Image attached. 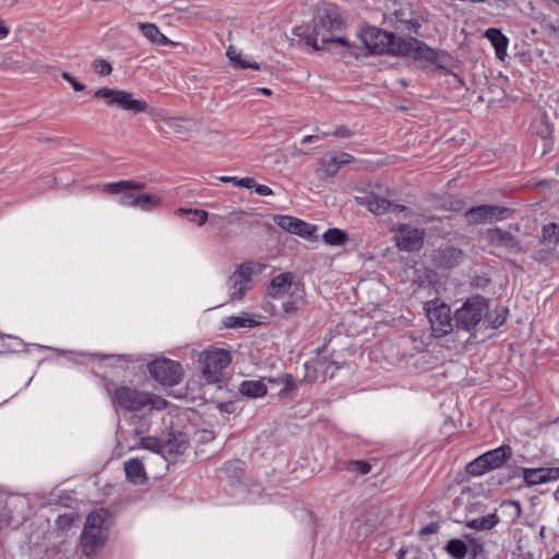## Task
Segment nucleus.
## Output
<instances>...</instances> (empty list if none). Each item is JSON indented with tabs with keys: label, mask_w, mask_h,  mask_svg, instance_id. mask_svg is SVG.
I'll return each mask as SVG.
<instances>
[{
	"label": "nucleus",
	"mask_w": 559,
	"mask_h": 559,
	"mask_svg": "<svg viewBox=\"0 0 559 559\" xmlns=\"http://www.w3.org/2000/svg\"><path fill=\"white\" fill-rule=\"evenodd\" d=\"M253 189L257 194L262 197H270L274 194L273 190L265 185H260L255 182V187Z\"/></svg>",
	"instance_id": "obj_45"
},
{
	"label": "nucleus",
	"mask_w": 559,
	"mask_h": 559,
	"mask_svg": "<svg viewBox=\"0 0 559 559\" xmlns=\"http://www.w3.org/2000/svg\"><path fill=\"white\" fill-rule=\"evenodd\" d=\"M394 233L395 246L403 251H414L421 247L424 233L411 225L399 224L391 229Z\"/></svg>",
	"instance_id": "obj_17"
},
{
	"label": "nucleus",
	"mask_w": 559,
	"mask_h": 559,
	"mask_svg": "<svg viewBox=\"0 0 559 559\" xmlns=\"http://www.w3.org/2000/svg\"><path fill=\"white\" fill-rule=\"evenodd\" d=\"M111 514L99 509L88 514L81 534L82 551L85 556H94L106 543Z\"/></svg>",
	"instance_id": "obj_4"
},
{
	"label": "nucleus",
	"mask_w": 559,
	"mask_h": 559,
	"mask_svg": "<svg viewBox=\"0 0 559 559\" xmlns=\"http://www.w3.org/2000/svg\"><path fill=\"white\" fill-rule=\"evenodd\" d=\"M144 188L143 182L121 180L105 185L104 191L110 194H120L119 203L122 206L138 209L140 191Z\"/></svg>",
	"instance_id": "obj_16"
},
{
	"label": "nucleus",
	"mask_w": 559,
	"mask_h": 559,
	"mask_svg": "<svg viewBox=\"0 0 559 559\" xmlns=\"http://www.w3.org/2000/svg\"><path fill=\"white\" fill-rule=\"evenodd\" d=\"M10 34V28L5 22L0 17V40L5 39Z\"/></svg>",
	"instance_id": "obj_47"
},
{
	"label": "nucleus",
	"mask_w": 559,
	"mask_h": 559,
	"mask_svg": "<svg viewBox=\"0 0 559 559\" xmlns=\"http://www.w3.org/2000/svg\"><path fill=\"white\" fill-rule=\"evenodd\" d=\"M265 311H269L272 316H276L275 307L267 302V305L264 307Z\"/></svg>",
	"instance_id": "obj_52"
},
{
	"label": "nucleus",
	"mask_w": 559,
	"mask_h": 559,
	"mask_svg": "<svg viewBox=\"0 0 559 559\" xmlns=\"http://www.w3.org/2000/svg\"><path fill=\"white\" fill-rule=\"evenodd\" d=\"M257 92L265 95V96H271L273 93H272V90L267 88V87H258L255 88Z\"/></svg>",
	"instance_id": "obj_49"
},
{
	"label": "nucleus",
	"mask_w": 559,
	"mask_h": 559,
	"mask_svg": "<svg viewBox=\"0 0 559 559\" xmlns=\"http://www.w3.org/2000/svg\"><path fill=\"white\" fill-rule=\"evenodd\" d=\"M64 518H66V516H59L58 522L63 521V519H64Z\"/></svg>",
	"instance_id": "obj_57"
},
{
	"label": "nucleus",
	"mask_w": 559,
	"mask_h": 559,
	"mask_svg": "<svg viewBox=\"0 0 559 559\" xmlns=\"http://www.w3.org/2000/svg\"><path fill=\"white\" fill-rule=\"evenodd\" d=\"M107 391L110 394L111 402L115 406H119L120 408L129 412L140 411L145 407L150 411H162L166 408L168 404L165 399L158 395L143 393L136 389H131L124 385H117L112 391L108 388Z\"/></svg>",
	"instance_id": "obj_5"
},
{
	"label": "nucleus",
	"mask_w": 559,
	"mask_h": 559,
	"mask_svg": "<svg viewBox=\"0 0 559 559\" xmlns=\"http://www.w3.org/2000/svg\"><path fill=\"white\" fill-rule=\"evenodd\" d=\"M437 525L436 524H428L424 527L420 528V532L419 534L420 535H429V534H433L437 532Z\"/></svg>",
	"instance_id": "obj_48"
},
{
	"label": "nucleus",
	"mask_w": 559,
	"mask_h": 559,
	"mask_svg": "<svg viewBox=\"0 0 559 559\" xmlns=\"http://www.w3.org/2000/svg\"><path fill=\"white\" fill-rule=\"evenodd\" d=\"M231 362V355L228 348L212 347V383H217V390H223L229 376L225 369Z\"/></svg>",
	"instance_id": "obj_18"
},
{
	"label": "nucleus",
	"mask_w": 559,
	"mask_h": 559,
	"mask_svg": "<svg viewBox=\"0 0 559 559\" xmlns=\"http://www.w3.org/2000/svg\"><path fill=\"white\" fill-rule=\"evenodd\" d=\"M127 478L134 484H142L146 479L143 463L139 459H131L124 463Z\"/></svg>",
	"instance_id": "obj_28"
},
{
	"label": "nucleus",
	"mask_w": 559,
	"mask_h": 559,
	"mask_svg": "<svg viewBox=\"0 0 559 559\" xmlns=\"http://www.w3.org/2000/svg\"><path fill=\"white\" fill-rule=\"evenodd\" d=\"M322 239L329 246H342L347 240V234L338 228H330L323 234Z\"/></svg>",
	"instance_id": "obj_34"
},
{
	"label": "nucleus",
	"mask_w": 559,
	"mask_h": 559,
	"mask_svg": "<svg viewBox=\"0 0 559 559\" xmlns=\"http://www.w3.org/2000/svg\"><path fill=\"white\" fill-rule=\"evenodd\" d=\"M165 121L169 127H174L177 120L175 118H168Z\"/></svg>",
	"instance_id": "obj_54"
},
{
	"label": "nucleus",
	"mask_w": 559,
	"mask_h": 559,
	"mask_svg": "<svg viewBox=\"0 0 559 559\" xmlns=\"http://www.w3.org/2000/svg\"><path fill=\"white\" fill-rule=\"evenodd\" d=\"M139 29L141 34L153 45L175 46L177 43L168 39L159 28L153 23H140Z\"/></svg>",
	"instance_id": "obj_24"
},
{
	"label": "nucleus",
	"mask_w": 559,
	"mask_h": 559,
	"mask_svg": "<svg viewBox=\"0 0 559 559\" xmlns=\"http://www.w3.org/2000/svg\"><path fill=\"white\" fill-rule=\"evenodd\" d=\"M487 310V305L484 298L473 297L468 299L455 312V322L457 328L469 331L475 328L481 320Z\"/></svg>",
	"instance_id": "obj_12"
},
{
	"label": "nucleus",
	"mask_w": 559,
	"mask_h": 559,
	"mask_svg": "<svg viewBox=\"0 0 559 559\" xmlns=\"http://www.w3.org/2000/svg\"><path fill=\"white\" fill-rule=\"evenodd\" d=\"M200 358L203 360L204 362V367H203V374L204 377L206 378V380H209V374H210V364L207 362V359L210 358V352L207 349L203 350L201 354H200Z\"/></svg>",
	"instance_id": "obj_46"
},
{
	"label": "nucleus",
	"mask_w": 559,
	"mask_h": 559,
	"mask_svg": "<svg viewBox=\"0 0 559 559\" xmlns=\"http://www.w3.org/2000/svg\"><path fill=\"white\" fill-rule=\"evenodd\" d=\"M540 246L542 250L548 254L557 252L559 246V225L550 223L544 226Z\"/></svg>",
	"instance_id": "obj_23"
},
{
	"label": "nucleus",
	"mask_w": 559,
	"mask_h": 559,
	"mask_svg": "<svg viewBox=\"0 0 559 559\" xmlns=\"http://www.w3.org/2000/svg\"><path fill=\"white\" fill-rule=\"evenodd\" d=\"M239 392L250 399L263 397L267 392L265 379L245 380L239 385Z\"/></svg>",
	"instance_id": "obj_25"
},
{
	"label": "nucleus",
	"mask_w": 559,
	"mask_h": 559,
	"mask_svg": "<svg viewBox=\"0 0 559 559\" xmlns=\"http://www.w3.org/2000/svg\"><path fill=\"white\" fill-rule=\"evenodd\" d=\"M62 79H64L68 83L71 84L74 91L82 92L85 90V85L79 82L74 76H72L69 72L63 71L61 73Z\"/></svg>",
	"instance_id": "obj_42"
},
{
	"label": "nucleus",
	"mask_w": 559,
	"mask_h": 559,
	"mask_svg": "<svg viewBox=\"0 0 559 559\" xmlns=\"http://www.w3.org/2000/svg\"><path fill=\"white\" fill-rule=\"evenodd\" d=\"M489 239L492 245L504 248L507 250H513L518 247V242L513 235L501 229L490 230Z\"/></svg>",
	"instance_id": "obj_29"
},
{
	"label": "nucleus",
	"mask_w": 559,
	"mask_h": 559,
	"mask_svg": "<svg viewBox=\"0 0 559 559\" xmlns=\"http://www.w3.org/2000/svg\"><path fill=\"white\" fill-rule=\"evenodd\" d=\"M92 68L99 75H109L112 72V66L109 61L98 58L95 59L92 63Z\"/></svg>",
	"instance_id": "obj_39"
},
{
	"label": "nucleus",
	"mask_w": 559,
	"mask_h": 559,
	"mask_svg": "<svg viewBox=\"0 0 559 559\" xmlns=\"http://www.w3.org/2000/svg\"><path fill=\"white\" fill-rule=\"evenodd\" d=\"M394 55L407 57L421 67L438 63L439 53L425 43L414 37H401L394 47Z\"/></svg>",
	"instance_id": "obj_9"
},
{
	"label": "nucleus",
	"mask_w": 559,
	"mask_h": 559,
	"mask_svg": "<svg viewBox=\"0 0 559 559\" xmlns=\"http://www.w3.org/2000/svg\"><path fill=\"white\" fill-rule=\"evenodd\" d=\"M147 368L151 376L165 385L171 386L178 384L183 376L181 365L168 358L155 359Z\"/></svg>",
	"instance_id": "obj_14"
},
{
	"label": "nucleus",
	"mask_w": 559,
	"mask_h": 559,
	"mask_svg": "<svg viewBox=\"0 0 559 559\" xmlns=\"http://www.w3.org/2000/svg\"><path fill=\"white\" fill-rule=\"evenodd\" d=\"M253 265L249 262L240 264L228 278V296L230 300H240L253 285Z\"/></svg>",
	"instance_id": "obj_15"
},
{
	"label": "nucleus",
	"mask_w": 559,
	"mask_h": 559,
	"mask_svg": "<svg viewBox=\"0 0 559 559\" xmlns=\"http://www.w3.org/2000/svg\"><path fill=\"white\" fill-rule=\"evenodd\" d=\"M226 56L234 68L236 69H252L260 70L262 69L261 64L254 60H251L248 55H243L241 51H238L234 47H228L226 50Z\"/></svg>",
	"instance_id": "obj_26"
},
{
	"label": "nucleus",
	"mask_w": 559,
	"mask_h": 559,
	"mask_svg": "<svg viewBox=\"0 0 559 559\" xmlns=\"http://www.w3.org/2000/svg\"><path fill=\"white\" fill-rule=\"evenodd\" d=\"M167 440H170L171 447L180 445V451L178 453H181L186 449V441L182 435H179L178 437L170 435Z\"/></svg>",
	"instance_id": "obj_44"
},
{
	"label": "nucleus",
	"mask_w": 559,
	"mask_h": 559,
	"mask_svg": "<svg viewBox=\"0 0 559 559\" xmlns=\"http://www.w3.org/2000/svg\"><path fill=\"white\" fill-rule=\"evenodd\" d=\"M395 15H396V29L401 31V32H404V31H407V32H411V33H417L420 25L418 23V21L416 19H414V16H411V17H403L404 13H402V11H396L395 12ZM411 15H413L411 13Z\"/></svg>",
	"instance_id": "obj_32"
},
{
	"label": "nucleus",
	"mask_w": 559,
	"mask_h": 559,
	"mask_svg": "<svg viewBox=\"0 0 559 559\" xmlns=\"http://www.w3.org/2000/svg\"><path fill=\"white\" fill-rule=\"evenodd\" d=\"M274 222L282 229H284L290 234L298 235L306 239H312L314 237L313 233H314L316 228L312 225H310L299 218H296V217H293L289 215H277L274 217Z\"/></svg>",
	"instance_id": "obj_20"
},
{
	"label": "nucleus",
	"mask_w": 559,
	"mask_h": 559,
	"mask_svg": "<svg viewBox=\"0 0 559 559\" xmlns=\"http://www.w3.org/2000/svg\"><path fill=\"white\" fill-rule=\"evenodd\" d=\"M507 212L508 210L500 206L486 204L469 209L465 215L471 223H492L493 221L503 219Z\"/></svg>",
	"instance_id": "obj_19"
},
{
	"label": "nucleus",
	"mask_w": 559,
	"mask_h": 559,
	"mask_svg": "<svg viewBox=\"0 0 559 559\" xmlns=\"http://www.w3.org/2000/svg\"><path fill=\"white\" fill-rule=\"evenodd\" d=\"M218 180L222 182H233L235 185V180H237V177L222 176L218 177Z\"/></svg>",
	"instance_id": "obj_50"
},
{
	"label": "nucleus",
	"mask_w": 559,
	"mask_h": 559,
	"mask_svg": "<svg viewBox=\"0 0 559 559\" xmlns=\"http://www.w3.org/2000/svg\"><path fill=\"white\" fill-rule=\"evenodd\" d=\"M498 521L499 520L496 514H488L468 521L466 526L476 531H485L492 528L495 525H497Z\"/></svg>",
	"instance_id": "obj_31"
},
{
	"label": "nucleus",
	"mask_w": 559,
	"mask_h": 559,
	"mask_svg": "<svg viewBox=\"0 0 559 559\" xmlns=\"http://www.w3.org/2000/svg\"><path fill=\"white\" fill-rule=\"evenodd\" d=\"M445 549L454 559H463L467 554V546L461 539L449 540Z\"/></svg>",
	"instance_id": "obj_37"
},
{
	"label": "nucleus",
	"mask_w": 559,
	"mask_h": 559,
	"mask_svg": "<svg viewBox=\"0 0 559 559\" xmlns=\"http://www.w3.org/2000/svg\"><path fill=\"white\" fill-rule=\"evenodd\" d=\"M265 381H267V383H270V384L282 385L283 388H282L280 394H283L288 391H293L295 389L294 379L288 373L278 376L276 378H265Z\"/></svg>",
	"instance_id": "obj_38"
},
{
	"label": "nucleus",
	"mask_w": 559,
	"mask_h": 559,
	"mask_svg": "<svg viewBox=\"0 0 559 559\" xmlns=\"http://www.w3.org/2000/svg\"><path fill=\"white\" fill-rule=\"evenodd\" d=\"M266 296L281 301L282 318L290 319L302 313L307 306L306 290L302 284L295 281L289 272L274 276L266 290Z\"/></svg>",
	"instance_id": "obj_2"
},
{
	"label": "nucleus",
	"mask_w": 559,
	"mask_h": 559,
	"mask_svg": "<svg viewBox=\"0 0 559 559\" xmlns=\"http://www.w3.org/2000/svg\"><path fill=\"white\" fill-rule=\"evenodd\" d=\"M162 203V198L154 193H142L140 191L138 209L142 211H151Z\"/></svg>",
	"instance_id": "obj_35"
},
{
	"label": "nucleus",
	"mask_w": 559,
	"mask_h": 559,
	"mask_svg": "<svg viewBox=\"0 0 559 559\" xmlns=\"http://www.w3.org/2000/svg\"><path fill=\"white\" fill-rule=\"evenodd\" d=\"M325 361L321 358L316 357L305 362V369L307 371V378L311 381H317L321 378L320 371H323Z\"/></svg>",
	"instance_id": "obj_36"
},
{
	"label": "nucleus",
	"mask_w": 559,
	"mask_h": 559,
	"mask_svg": "<svg viewBox=\"0 0 559 559\" xmlns=\"http://www.w3.org/2000/svg\"><path fill=\"white\" fill-rule=\"evenodd\" d=\"M229 394H230V396H229V399L226 402H217L216 403V408L221 413L231 414L235 411V405H234V402H233L234 393L229 392Z\"/></svg>",
	"instance_id": "obj_41"
},
{
	"label": "nucleus",
	"mask_w": 559,
	"mask_h": 559,
	"mask_svg": "<svg viewBox=\"0 0 559 559\" xmlns=\"http://www.w3.org/2000/svg\"><path fill=\"white\" fill-rule=\"evenodd\" d=\"M523 477L528 485L545 484L559 478V468H524Z\"/></svg>",
	"instance_id": "obj_21"
},
{
	"label": "nucleus",
	"mask_w": 559,
	"mask_h": 559,
	"mask_svg": "<svg viewBox=\"0 0 559 559\" xmlns=\"http://www.w3.org/2000/svg\"><path fill=\"white\" fill-rule=\"evenodd\" d=\"M401 36L381 31L377 27H366L358 35V43L352 41L357 47L358 56L365 49L369 53H382L384 51L394 53V47Z\"/></svg>",
	"instance_id": "obj_6"
},
{
	"label": "nucleus",
	"mask_w": 559,
	"mask_h": 559,
	"mask_svg": "<svg viewBox=\"0 0 559 559\" xmlns=\"http://www.w3.org/2000/svg\"><path fill=\"white\" fill-rule=\"evenodd\" d=\"M316 139H320V138L318 135H306V136L302 138L301 143L306 144V143H309V142L316 140Z\"/></svg>",
	"instance_id": "obj_51"
},
{
	"label": "nucleus",
	"mask_w": 559,
	"mask_h": 559,
	"mask_svg": "<svg viewBox=\"0 0 559 559\" xmlns=\"http://www.w3.org/2000/svg\"><path fill=\"white\" fill-rule=\"evenodd\" d=\"M462 251L456 248H445L440 252L439 264L443 267H452L460 263Z\"/></svg>",
	"instance_id": "obj_30"
},
{
	"label": "nucleus",
	"mask_w": 559,
	"mask_h": 559,
	"mask_svg": "<svg viewBox=\"0 0 559 559\" xmlns=\"http://www.w3.org/2000/svg\"><path fill=\"white\" fill-rule=\"evenodd\" d=\"M94 97L103 99L108 106L118 107L120 109L140 114L148 110V105L141 98H135L134 94L124 90L100 87L94 93Z\"/></svg>",
	"instance_id": "obj_8"
},
{
	"label": "nucleus",
	"mask_w": 559,
	"mask_h": 559,
	"mask_svg": "<svg viewBox=\"0 0 559 559\" xmlns=\"http://www.w3.org/2000/svg\"><path fill=\"white\" fill-rule=\"evenodd\" d=\"M293 34L305 39L306 44L313 49H328L343 51L358 57L357 47L343 34V21L333 10H323L313 20L311 25H298L294 27Z\"/></svg>",
	"instance_id": "obj_1"
},
{
	"label": "nucleus",
	"mask_w": 559,
	"mask_h": 559,
	"mask_svg": "<svg viewBox=\"0 0 559 559\" xmlns=\"http://www.w3.org/2000/svg\"><path fill=\"white\" fill-rule=\"evenodd\" d=\"M176 214L178 216H186L190 222L197 223L198 225H202L207 219V212L205 210L199 209H177Z\"/></svg>",
	"instance_id": "obj_33"
},
{
	"label": "nucleus",
	"mask_w": 559,
	"mask_h": 559,
	"mask_svg": "<svg viewBox=\"0 0 559 559\" xmlns=\"http://www.w3.org/2000/svg\"><path fill=\"white\" fill-rule=\"evenodd\" d=\"M555 2L559 3V0H554Z\"/></svg>",
	"instance_id": "obj_58"
},
{
	"label": "nucleus",
	"mask_w": 559,
	"mask_h": 559,
	"mask_svg": "<svg viewBox=\"0 0 559 559\" xmlns=\"http://www.w3.org/2000/svg\"><path fill=\"white\" fill-rule=\"evenodd\" d=\"M302 153H304V152H302L300 148H298V147L294 146V148H293V153H292V154H293V156H299V155H301Z\"/></svg>",
	"instance_id": "obj_53"
},
{
	"label": "nucleus",
	"mask_w": 559,
	"mask_h": 559,
	"mask_svg": "<svg viewBox=\"0 0 559 559\" xmlns=\"http://www.w3.org/2000/svg\"><path fill=\"white\" fill-rule=\"evenodd\" d=\"M263 322L259 317L248 312H241L237 316H228L222 320L223 329H252L261 325Z\"/></svg>",
	"instance_id": "obj_22"
},
{
	"label": "nucleus",
	"mask_w": 559,
	"mask_h": 559,
	"mask_svg": "<svg viewBox=\"0 0 559 559\" xmlns=\"http://www.w3.org/2000/svg\"><path fill=\"white\" fill-rule=\"evenodd\" d=\"M425 293H427L426 297H432L431 300L425 302V310L433 335L437 337L443 336L452 330L451 310L447 304L436 298L438 292L432 285L430 275H427V284L426 282H421L418 285V296L420 297Z\"/></svg>",
	"instance_id": "obj_3"
},
{
	"label": "nucleus",
	"mask_w": 559,
	"mask_h": 559,
	"mask_svg": "<svg viewBox=\"0 0 559 559\" xmlns=\"http://www.w3.org/2000/svg\"><path fill=\"white\" fill-rule=\"evenodd\" d=\"M370 469V464L365 461H352L347 464V471L357 475H366Z\"/></svg>",
	"instance_id": "obj_40"
},
{
	"label": "nucleus",
	"mask_w": 559,
	"mask_h": 559,
	"mask_svg": "<svg viewBox=\"0 0 559 559\" xmlns=\"http://www.w3.org/2000/svg\"><path fill=\"white\" fill-rule=\"evenodd\" d=\"M235 186L253 189L255 187V180L251 177L237 178Z\"/></svg>",
	"instance_id": "obj_43"
},
{
	"label": "nucleus",
	"mask_w": 559,
	"mask_h": 559,
	"mask_svg": "<svg viewBox=\"0 0 559 559\" xmlns=\"http://www.w3.org/2000/svg\"><path fill=\"white\" fill-rule=\"evenodd\" d=\"M333 134L334 135H342V136L347 135L346 133H344V132H342L340 130H336Z\"/></svg>",
	"instance_id": "obj_55"
},
{
	"label": "nucleus",
	"mask_w": 559,
	"mask_h": 559,
	"mask_svg": "<svg viewBox=\"0 0 559 559\" xmlns=\"http://www.w3.org/2000/svg\"><path fill=\"white\" fill-rule=\"evenodd\" d=\"M354 157L345 152L326 155L319 159L314 169L318 186H325L332 182L333 177L341 167L354 162Z\"/></svg>",
	"instance_id": "obj_11"
},
{
	"label": "nucleus",
	"mask_w": 559,
	"mask_h": 559,
	"mask_svg": "<svg viewBox=\"0 0 559 559\" xmlns=\"http://www.w3.org/2000/svg\"><path fill=\"white\" fill-rule=\"evenodd\" d=\"M130 424L134 427L132 431L133 436L139 437V443L130 445V450L145 449L162 455L166 453L177 454L180 451V445L171 447L170 440L162 441L155 437H143L150 428L147 419L133 415L130 418Z\"/></svg>",
	"instance_id": "obj_7"
},
{
	"label": "nucleus",
	"mask_w": 559,
	"mask_h": 559,
	"mask_svg": "<svg viewBox=\"0 0 559 559\" xmlns=\"http://www.w3.org/2000/svg\"><path fill=\"white\" fill-rule=\"evenodd\" d=\"M551 559H559V552L555 555Z\"/></svg>",
	"instance_id": "obj_56"
},
{
	"label": "nucleus",
	"mask_w": 559,
	"mask_h": 559,
	"mask_svg": "<svg viewBox=\"0 0 559 559\" xmlns=\"http://www.w3.org/2000/svg\"><path fill=\"white\" fill-rule=\"evenodd\" d=\"M485 37L493 46L498 59L503 60L507 56L509 39L497 28L487 29Z\"/></svg>",
	"instance_id": "obj_27"
},
{
	"label": "nucleus",
	"mask_w": 559,
	"mask_h": 559,
	"mask_svg": "<svg viewBox=\"0 0 559 559\" xmlns=\"http://www.w3.org/2000/svg\"><path fill=\"white\" fill-rule=\"evenodd\" d=\"M512 455L509 445H501L484 453L467 465V472L473 476H480L488 471L498 468Z\"/></svg>",
	"instance_id": "obj_10"
},
{
	"label": "nucleus",
	"mask_w": 559,
	"mask_h": 559,
	"mask_svg": "<svg viewBox=\"0 0 559 559\" xmlns=\"http://www.w3.org/2000/svg\"><path fill=\"white\" fill-rule=\"evenodd\" d=\"M378 191H371L361 197H356V201L368 207L370 212L376 215L384 214L385 212H404L406 209L403 205L394 204L388 200L390 195L388 188L377 187Z\"/></svg>",
	"instance_id": "obj_13"
}]
</instances>
